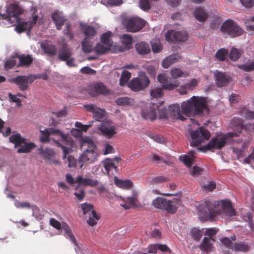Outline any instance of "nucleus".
Here are the masks:
<instances>
[{
	"label": "nucleus",
	"mask_w": 254,
	"mask_h": 254,
	"mask_svg": "<svg viewBox=\"0 0 254 254\" xmlns=\"http://www.w3.org/2000/svg\"><path fill=\"white\" fill-rule=\"evenodd\" d=\"M80 27L82 33L85 36L84 38L93 40L97 33L96 29L93 27L86 24H81Z\"/></svg>",
	"instance_id": "23"
},
{
	"label": "nucleus",
	"mask_w": 254,
	"mask_h": 254,
	"mask_svg": "<svg viewBox=\"0 0 254 254\" xmlns=\"http://www.w3.org/2000/svg\"><path fill=\"white\" fill-rule=\"evenodd\" d=\"M62 229L64 230L65 233V236L69 239V240L75 246H77V242L76 239L72 234V232L68 226V225L64 222H63V226Z\"/></svg>",
	"instance_id": "36"
},
{
	"label": "nucleus",
	"mask_w": 254,
	"mask_h": 254,
	"mask_svg": "<svg viewBox=\"0 0 254 254\" xmlns=\"http://www.w3.org/2000/svg\"><path fill=\"white\" fill-rule=\"evenodd\" d=\"M54 141L55 142L56 145L59 147H61L63 150L64 155L63 157V159L65 160L66 159V155L69 153V151L71 150L70 148H67L65 147L64 145L62 144L59 141H57L55 139H53Z\"/></svg>",
	"instance_id": "54"
},
{
	"label": "nucleus",
	"mask_w": 254,
	"mask_h": 254,
	"mask_svg": "<svg viewBox=\"0 0 254 254\" xmlns=\"http://www.w3.org/2000/svg\"><path fill=\"white\" fill-rule=\"evenodd\" d=\"M157 79L162 88L165 90H171L179 86V83L177 81L171 83L170 79L164 73L159 74L157 76Z\"/></svg>",
	"instance_id": "15"
},
{
	"label": "nucleus",
	"mask_w": 254,
	"mask_h": 254,
	"mask_svg": "<svg viewBox=\"0 0 254 254\" xmlns=\"http://www.w3.org/2000/svg\"><path fill=\"white\" fill-rule=\"evenodd\" d=\"M171 37H173L176 41L184 42L187 40L188 36L185 32L168 31L166 34V39L168 41H172Z\"/></svg>",
	"instance_id": "20"
},
{
	"label": "nucleus",
	"mask_w": 254,
	"mask_h": 254,
	"mask_svg": "<svg viewBox=\"0 0 254 254\" xmlns=\"http://www.w3.org/2000/svg\"><path fill=\"white\" fill-rule=\"evenodd\" d=\"M145 24V21L139 17H132L124 21V25L127 30L130 32L139 31L143 28Z\"/></svg>",
	"instance_id": "11"
},
{
	"label": "nucleus",
	"mask_w": 254,
	"mask_h": 254,
	"mask_svg": "<svg viewBox=\"0 0 254 254\" xmlns=\"http://www.w3.org/2000/svg\"><path fill=\"white\" fill-rule=\"evenodd\" d=\"M157 110H158V105L157 104H150L149 108L142 111L141 116L145 119L153 121L157 117Z\"/></svg>",
	"instance_id": "18"
},
{
	"label": "nucleus",
	"mask_w": 254,
	"mask_h": 254,
	"mask_svg": "<svg viewBox=\"0 0 254 254\" xmlns=\"http://www.w3.org/2000/svg\"><path fill=\"white\" fill-rule=\"evenodd\" d=\"M240 68L247 72L253 71L254 70V62L241 65L240 66Z\"/></svg>",
	"instance_id": "63"
},
{
	"label": "nucleus",
	"mask_w": 254,
	"mask_h": 254,
	"mask_svg": "<svg viewBox=\"0 0 254 254\" xmlns=\"http://www.w3.org/2000/svg\"><path fill=\"white\" fill-rule=\"evenodd\" d=\"M103 166L106 171L107 175L109 177L113 176L118 172V164L113 162V160L110 158H106L102 161Z\"/></svg>",
	"instance_id": "19"
},
{
	"label": "nucleus",
	"mask_w": 254,
	"mask_h": 254,
	"mask_svg": "<svg viewBox=\"0 0 254 254\" xmlns=\"http://www.w3.org/2000/svg\"><path fill=\"white\" fill-rule=\"evenodd\" d=\"M122 43L124 45L123 48L120 49V51L124 52L129 50L132 47V38L131 36L124 34L121 37Z\"/></svg>",
	"instance_id": "29"
},
{
	"label": "nucleus",
	"mask_w": 254,
	"mask_h": 254,
	"mask_svg": "<svg viewBox=\"0 0 254 254\" xmlns=\"http://www.w3.org/2000/svg\"><path fill=\"white\" fill-rule=\"evenodd\" d=\"M9 141L10 142L14 144L15 148L18 146L20 147L17 150V152L19 153H28L35 147L33 143L26 142L25 139L21 137L19 133H16L11 135L9 137Z\"/></svg>",
	"instance_id": "5"
},
{
	"label": "nucleus",
	"mask_w": 254,
	"mask_h": 254,
	"mask_svg": "<svg viewBox=\"0 0 254 254\" xmlns=\"http://www.w3.org/2000/svg\"><path fill=\"white\" fill-rule=\"evenodd\" d=\"M72 54L71 49L64 43L59 50L58 58L61 61H65L71 57Z\"/></svg>",
	"instance_id": "21"
},
{
	"label": "nucleus",
	"mask_w": 254,
	"mask_h": 254,
	"mask_svg": "<svg viewBox=\"0 0 254 254\" xmlns=\"http://www.w3.org/2000/svg\"><path fill=\"white\" fill-rule=\"evenodd\" d=\"M36 77L32 75H18L11 79V81L17 85L19 90L22 91L26 90L28 88V84L32 83Z\"/></svg>",
	"instance_id": "13"
},
{
	"label": "nucleus",
	"mask_w": 254,
	"mask_h": 254,
	"mask_svg": "<svg viewBox=\"0 0 254 254\" xmlns=\"http://www.w3.org/2000/svg\"><path fill=\"white\" fill-rule=\"evenodd\" d=\"M157 113L160 119H167L168 118L169 111L164 107H158Z\"/></svg>",
	"instance_id": "53"
},
{
	"label": "nucleus",
	"mask_w": 254,
	"mask_h": 254,
	"mask_svg": "<svg viewBox=\"0 0 254 254\" xmlns=\"http://www.w3.org/2000/svg\"><path fill=\"white\" fill-rule=\"evenodd\" d=\"M111 50V47L102 43H98L95 47V52L99 54H104Z\"/></svg>",
	"instance_id": "46"
},
{
	"label": "nucleus",
	"mask_w": 254,
	"mask_h": 254,
	"mask_svg": "<svg viewBox=\"0 0 254 254\" xmlns=\"http://www.w3.org/2000/svg\"><path fill=\"white\" fill-rule=\"evenodd\" d=\"M221 31L232 38L239 36L243 33V29L235 22L230 19L226 20L222 24Z\"/></svg>",
	"instance_id": "7"
},
{
	"label": "nucleus",
	"mask_w": 254,
	"mask_h": 254,
	"mask_svg": "<svg viewBox=\"0 0 254 254\" xmlns=\"http://www.w3.org/2000/svg\"><path fill=\"white\" fill-rule=\"evenodd\" d=\"M168 111L170 115L175 118L177 117H180V107L178 104L170 105L168 108Z\"/></svg>",
	"instance_id": "40"
},
{
	"label": "nucleus",
	"mask_w": 254,
	"mask_h": 254,
	"mask_svg": "<svg viewBox=\"0 0 254 254\" xmlns=\"http://www.w3.org/2000/svg\"><path fill=\"white\" fill-rule=\"evenodd\" d=\"M74 195L78 201H81L83 200L85 195L84 189L78 185L75 189Z\"/></svg>",
	"instance_id": "45"
},
{
	"label": "nucleus",
	"mask_w": 254,
	"mask_h": 254,
	"mask_svg": "<svg viewBox=\"0 0 254 254\" xmlns=\"http://www.w3.org/2000/svg\"><path fill=\"white\" fill-rule=\"evenodd\" d=\"M71 26L69 23L65 24V28L64 30V34L69 37L70 40H72L74 38V35L71 30Z\"/></svg>",
	"instance_id": "59"
},
{
	"label": "nucleus",
	"mask_w": 254,
	"mask_h": 254,
	"mask_svg": "<svg viewBox=\"0 0 254 254\" xmlns=\"http://www.w3.org/2000/svg\"><path fill=\"white\" fill-rule=\"evenodd\" d=\"M75 182L79 185L95 187L98 184V181L96 180H92L88 178H83L81 176H78L76 178Z\"/></svg>",
	"instance_id": "30"
},
{
	"label": "nucleus",
	"mask_w": 254,
	"mask_h": 254,
	"mask_svg": "<svg viewBox=\"0 0 254 254\" xmlns=\"http://www.w3.org/2000/svg\"><path fill=\"white\" fill-rule=\"evenodd\" d=\"M179 159L180 161L183 162L184 164L189 167L191 166L193 161L192 156L190 157L187 155H181L179 157Z\"/></svg>",
	"instance_id": "51"
},
{
	"label": "nucleus",
	"mask_w": 254,
	"mask_h": 254,
	"mask_svg": "<svg viewBox=\"0 0 254 254\" xmlns=\"http://www.w3.org/2000/svg\"><path fill=\"white\" fill-rule=\"evenodd\" d=\"M222 21V18L219 14H214L212 16V22L210 23V27L212 29H216L219 27V24Z\"/></svg>",
	"instance_id": "47"
},
{
	"label": "nucleus",
	"mask_w": 254,
	"mask_h": 254,
	"mask_svg": "<svg viewBox=\"0 0 254 254\" xmlns=\"http://www.w3.org/2000/svg\"><path fill=\"white\" fill-rule=\"evenodd\" d=\"M228 53L227 50L222 48L217 51L215 57L218 60L224 61Z\"/></svg>",
	"instance_id": "52"
},
{
	"label": "nucleus",
	"mask_w": 254,
	"mask_h": 254,
	"mask_svg": "<svg viewBox=\"0 0 254 254\" xmlns=\"http://www.w3.org/2000/svg\"><path fill=\"white\" fill-rule=\"evenodd\" d=\"M217 86L222 87L227 86L231 80V76L228 74L216 71L214 73Z\"/></svg>",
	"instance_id": "17"
},
{
	"label": "nucleus",
	"mask_w": 254,
	"mask_h": 254,
	"mask_svg": "<svg viewBox=\"0 0 254 254\" xmlns=\"http://www.w3.org/2000/svg\"><path fill=\"white\" fill-rule=\"evenodd\" d=\"M82 146H87V148L80 155L79 161L82 163L88 162L93 163L95 162L99 156L96 151L97 147L93 141L88 138L82 139Z\"/></svg>",
	"instance_id": "3"
},
{
	"label": "nucleus",
	"mask_w": 254,
	"mask_h": 254,
	"mask_svg": "<svg viewBox=\"0 0 254 254\" xmlns=\"http://www.w3.org/2000/svg\"><path fill=\"white\" fill-rule=\"evenodd\" d=\"M195 18L200 22H204L208 17L206 10L202 7H197L195 8L194 13Z\"/></svg>",
	"instance_id": "28"
},
{
	"label": "nucleus",
	"mask_w": 254,
	"mask_h": 254,
	"mask_svg": "<svg viewBox=\"0 0 254 254\" xmlns=\"http://www.w3.org/2000/svg\"><path fill=\"white\" fill-rule=\"evenodd\" d=\"M200 211L204 213V219L212 221L215 220L217 216L220 214V211L216 208L213 209V205L209 201H206L200 205Z\"/></svg>",
	"instance_id": "10"
},
{
	"label": "nucleus",
	"mask_w": 254,
	"mask_h": 254,
	"mask_svg": "<svg viewBox=\"0 0 254 254\" xmlns=\"http://www.w3.org/2000/svg\"><path fill=\"white\" fill-rule=\"evenodd\" d=\"M112 36V33L110 31L103 33L101 37V42L111 48L113 43L111 38Z\"/></svg>",
	"instance_id": "39"
},
{
	"label": "nucleus",
	"mask_w": 254,
	"mask_h": 254,
	"mask_svg": "<svg viewBox=\"0 0 254 254\" xmlns=\"http://www.w3.org/2000/svg\"><path fill=\"white\" fill-rule=\"evenodd\" d=\"M181 59V56L178 54H173L166 57L162 62L164 68H167L172 64L177 62Z\"/></svg>",
	"instance_id": "31"
},
{
	"label": "nucleus",
	"mask_w": 254,
	"mask_h": 254,
	"mask_svg": "<svg viewBox=\"0 0 254 254\" xmlns=\"http://www.w3.org/2000/svg\"><path fill=\"white\" fill-rule=\"evenodd\" d=\"M135 48L138 54L144 56L150 52L149 45L145 42H140L135 45Z\"/></svg>",
	"instance_id": "27"
},
{
	"label": "nucleus",
	"mask_w": 254,
	"mask_h": 254,
	"mask_svg": "<svg viewBox=\"0 0 254 254\" xmlns=\"http://www.w3.org/2000/svg\"><path fill=\"white\" fill-rule=\"evenodd\" d=\"M80 206L83 211V213L85 215H89L92 213V211L95 210L94 209V206L89 203L85 202L82 203L80 204Z\"/></svg>",
	"instance_id": "49"
},
{
	"label": "nucleus",
	"mask_w": 254,
	"mask_h": 254,
	"mask_svg": "<svg viewBox=\"0 0 254 254\" xmlns=\"http://www.w3.org/2000/svg\"><path fill=\"white\" fill-rule=\"evenodd\" d=\"M181 111L188 117L201 116L208 114L209 109L205 97L193 96L190 100L182 103Z\"/></svg>",
	"instance_id": "2"
},
{
	"label": "nucleus",
	"mask_w": 254,
	"mask_h": 254,
	"mask_svg": "<svg viewBox=\"0 0 254 254\" xmlns=\"http://www.w3.org/2000/svg\"><path fill=\"white\" fill-rule=\"evenodd\" d=\"M71 26L69 23L65 24V28L64 30V34L69 37L70 40H72L74 38V35L71 30Z\"/></svg>",
	"instance_id": "58"
},
{
	"label": "nucleus",
	"mask_w": 254,
	"mask_h": 254,
	"mask_svg": "<svg viewBox=\"0 0 254 254\" xmlns=\"http://www.w3.org/2000/svg\"><path fill=\"white\" fill-rule=\"evenodd\" d=\"M251 249V244L242 241H238L235 243L233 247V251L236 252L247 253Z\"/></svg>",
	"instance_id": "26"
},
{
	"label": "nucleus",
	"mask_w": 254,
	"mask_h": 254,
	"mask_svg": "<svg viewBox=\"0 0 254 254\" xmlns=\"http://www.w3.org/2000/svg\"><path fill=\"white\" fill-rule=\"evenodd\" d=\"M40 132L41 135L40 140L42 142H48L49 141L50 135H53L59 136L64 144L69 145L71 147H72L73 145L74 141L72 138L68 135L63 133L60 129L49 128L44 130H41Z\"/></svg>",
	"instance_id": "4"
},
{
	"label": "nucleus",
	"mask_w": 254,
	"mask_h": 254,
	"mask_svg": "<svg viewBox=\"0 0 254 254\" xmlns=\"http://www.w3.org/2000/svg\"><path fill=\"white\" fill-rule=\"evenodd\" d=\"M184 72L179 68H174L171 70V75L174 78H178L183 76Z\"/></svg>",
	"instance_id": "61"
},
{
	"label": "nucleus",
	"mask_w": 254,
	"mask_h": 254,
	"mask_svg": "<svg viewBox=\"0 0 254 254\" xmlns=\"http://www.w3.org/2000/svg\"><path fill=\"white\" fill-rule=\"evenodd\" d=\"M92 39L84 38L81 42L82 50L85 53H90L93 51Z\"/></svg>",
	"instance_id": "38"
},
{
	"label": "nucleus",
	"mask_w": 254,
	"mask_h": 254,
	"mask_svg": "<svg viewBox=\"0 0 254 254\" xmlns=\"http://www.w3.org/2000/svg\"><path fill=\"white\" fill-rule=\"evenodd\" d=\"M249 142L245 141L243 143L241 147H235L232 148L233 153L237 154L238 157H242L244 156L245 151L248 148L249 146Z\"/></svg>",
	"instance_id": "41"
},
{
	"label": "nucleus",
	"mask_w": 254,
	"mask_h": 254,
	"mask_svg": "<svg viewBox=\"0 0 254 254\" xmlns=\"http://www.w3.org/2000/svg\"><path fill=\"white\" fill-rule=\"evenodd\" d=\"M23 13V9L18 4L15 3L11 4L8 8L9 17H13L17 20H20L18 16Z\"/></svg>",
	"instance_id": "24"
},
{
	"label": "nucleus",
	"mask_w": 254,
	"mask_h": 254,
	"mask_svg": "<svg viewBox=\"0 0 254 254\" xmlns=\"http://www.w3.org/2000/svg\"><path fill=\"white\" fill-rule=\"evenodd\" d=\"M241 114L242 116L245 117L247 119H254V111L244 109L241 111Z\"/></svg>",
	"instance_id": "56"
},
{
	"label": "nucleus",
	"mask_w": 254,
	"mask_h": 254,
	"mask_svg": "<svg viewBox=\"0 0 254 254\" xmlns=\"http://www.w3.org/2000/svg\"><path fill=\"white\" fill-rule=\"evenodd\" d=\"M41 47L45 53L52 56L56 55V46L53 44L47 42H42L41 44Z\"/></svg>",
	"instance_id": "35"
},
{
	"label": "nucleus",
	"mask_w": 254,
	"mask_h": 254,
	"mask_svg": "<svg viewBox=\"0 0 254 254\" xmlns=\"http://www.w3.org/2000/svg\"><path fill=\"white\" fill-rule=\"evenodd\" d=\"M222 209L226 215L233 216L236 214L235 210L233 208L231 202L229 200H221Z\"/></svg>",
	"instance_id": "25"
},
{
	"label": "nucleus",
	"mask_w": 254,
	"mask_h": 254,
	"mask_svg": "<svg viewBox=\"0 0 254 254\" xmlns=\"http://www.w3.org/2000/svg\"><path fill=\"white\" fill-rule=\"evenodd\" d=\"M71 26L69 23L65 24V28L64 30V34L69 37L70 40H72L74 38V35L71 30Z\"/></svg>",
	"instance_id": "57"
},
{
	"label": "nucleus",
	"mask_w": 254,
	"mask_h": 254,
	"mask_svg": "<svg viewBox=\"0 0 254 254\" xmlns=\"http://www.w3.org/2000/svg\"><path fill=\"white\" fill-rule=\"evenodd\" d=\"M114 183L119 188L123 189H129L133 186V183L129 180H121L117 177H114Z\"/></svg>",
	"instance_id": "32"
},
{
	"label": "nucleus",
	"mask_w": 254,
	"mask_h": 254,
	"mask_svg": "<svg viewBox=\"0 0 254 254\" xmlns=\"http://www.w3.org/2000/svg\"><path fill=\"white\" fill-rule=\"evenodd\" d=\"M87 91L92 97H97L99 95L107 96L110 94V90L101 82L93 83L88 86Z\"/></svg>",
	"instance_id": "12"
},
{
	"label": "nucleus",
	"mask_w": 254,
	"mask_h": 254,
	"mask_svg": "<svg viewBox=\"0 0 254 254\" xmlns=\"http://www.w3.org/2000/svg\"><path fill=\"white\" fill-rule=\"evenodd\" d=\"M241 54V50L233 47L230 53L229 58L232 61H236L240 58Z\"/></svg>",
	"instance_id": "48"
},
{
	"label": "nucleus",
	"mask_w": 254,
	"mask_h": 254,
	"mask_svg": "<svg viewBox=\"0 0 254 254\" xmlns=\"http://www.w3.org/2000/svg\"><path fill=\"white\" fill-rule=\"evenodd\" d=\"M83 107L87 111L93 114V118L96 121H99L105 116V110L98 107L94 104H86L84 105Z\"/></svg>",
	"instance_id": "16"
},
{
	"label": "nucleus",
	"mask_w": 254,
	"mask_h": 254,
	"mask_svg": "<svg viewBox=\"0 0 254 254\" xmlns=\"http://www.w3.org/2000/svg\"><path fill=\"white\" fill-rule=\"evenodd\" d=\"M50 225L58 230H62L63 226V222L61 223L59 221L54 218H52L50 220Z\"/></svg>",
	"instance_id": "62"
},
{
	"label": "nucleus",
	"mask_w": 254,
	"mask_h": 254,
	"mask_svg": "<svg viewBox=\"0 0 254 254\" xmlns=\"http://www.w3.org/2000/svg\"><path fill=\"white\" fill-rule=\"evenodd\" d=\"M100 216L95 210L92 211V213L89 214V219L87 220V223L91 226H94L97 224V221L100 219Z\"/></svg>",
	"instance_id": "42"
},
{
	"label": "nucleus",
	"mask_w": 254,
	"mask_h": 254,
	"mask_svg": "<svg viewBox=\"0 0 254 254\" xmlns=\"http://www.w3.org/2000/svg\"><path fill=\"white\" fill-rule=\"evenodd\" d=\"M212 241L214 242L215 240L211 238L204 237L200 244V249L205 252L211 251L212 248Z\"/></svg>",
	"instance_id": "37"
},
{
	"label": "nucleus",
	"mask_w": 254,
	"mask_h": 254,
	"mask_svg": "<svg viewBox=\"0 0 254 254\" xmlns=\"http://www.w3.org/2000/svg\"><path fill=\"white\" fill-rule=\"evenodd\" d=\"M191 234L192 238L196 241H199L202 236L201 231L196 228H194L191 230Z\"/></svg>",
	"instance_id": "60"
},
{
	"label": "nucleus",
	"mask_w": 254,
	"mask_h": 254,
	"mask_svg": "<svg viewBox=\"0 0 254 254\" xmlns=\"http://www.w3.org/2000/svg\"><path fill=\"white\" fill-rule=\"evenodd\" d=\"M131 75V73L128 71L123 70L120 80V85L122 86H125L130 78Z\"/></svg>",
	"instance_id": "44"
},
{
	"label": "nucleus",
	"mask_w": 254,
	"mask_h": 254,
	"mask_svg": "<svg viewBox=\"0 0 254 254\" xmlns=\"http://www.w3.org/2000/svg\"><path fill=\"white\" fill-rule=\"evenodd\" d=\"M16 21L17 22V25L15 27V30L19 33L25 32L27 30L29 31L32 28V25L31 23L27 22H21L20 20H17Z\"/></svg>",
	"instance_id": "34"
},
{
	"label": "nucleus",
	"mask_w": 254,
	"mask_h": 254,
	"mask_svg": "<svg viewBox=\"0 0 254 254\" xmlns=\"http://www.w3.org/2000/svg\"><path fill=\"white\" fill-rule=\"evenodd\" d=\"M150 83L144 72H139L137 77L133 78L128 83V87L132 91L137 92L147 88Z\"/></svg>",
	"instance_id": "6"
},
{
	"label": "nucleus",
	"mask_w": 254,
	"mask_h": 254,
	"mask_svg": "<svg viewBox=\"0 0 254 254\" xmlns=\"http://www.w3.org/2000/svg\"><path fill=\"white\" fill-rule=\"evenodd\" d=\"M39 153L45 159H50L53 155V151L52 149L42 147L38 149Z\"/></svg>",
	"instance_id": "50"
},
{
	"label": "nucleus",
	"mask_w": 254,
	"mask_h": 254,
	"mask_svg": "<svg viewBox=\"0 0 254 254\" xmlns=\"http://www.w3.org/2000/svg\"><path fill=\"white\" fill-rule=\"evenodd\" d=\"M116 103L120 106L131 105L133 103V99L127 97H121L117 99Z\"/></svg>",
	"instance_id": "43"
},
{
	"label": "nucleus",
	"mask_w": 254,
	"mask_h": 254,
	"mask_svg": "<svg viewBox=\"0 0 254 254\" xmlns=\"http://www.w3.org/2000/svg\"><path fill=\"white\" fill-rule=\"evenodd\" d=\"M117 127L112 126L108 122L102 123L98 127V130L101 134L107 139L112 138L117 132Z\"/></svg>",
	"instance_id": "14"
},
{
	"label": "nucleus",
	"mask_w": 254,
	"mask_h": 254,
	"mask_svg": "<svg viewBox=\"0 0 254 254\" xmlns=\"http://www.w3.org/2000/svg\"><path fill=\"white\" fill-rule=\"evenodd\" d=\"M51 17L56 26L57 29L59 30H61L62 26L66 21L65 17L58 11L53 12L51 15Z\"/></svg>",
	"instance_id": "22"
},
{
	"label": "nucleus",
	"mask_w": 254,
	"mask_h": 254,
	"mask_svg": "<svg viewBox=\"0 0 254 254\" xmlns=\"http://www.w3.org/2000/svg\"><path fill=\"white\" fill-rule=\"evenodd\" d=\"M192 141L190 145L198 146L205 140H208L210 136L209 131L204 127H200L195 130H190L189 131Z\"/></svg>",
	"instance_id": "8"
},
{
	"label": "nucleus",
	"mask_w": 254,
	"mask_h": 254,
	"mask_svg": "<svg viewBox=\"0 0 254 254\" xmlns=\"http://www.w3.org/2000/svg\"><path fill=\"white\" fill-rule=\"evenodd\" d=\"M221 242L227 248L230 249L233 251V247L234 244H233L232 241L230 238L225 237L221 239Z\"/></svg>",
	"instance_id": "64"
},
{
	"label": "nucleus",
	"mask_w": 254,
	"mask_h": 254,
	"mask_svg": "<svg viewBox=\"0 0 254 254\" xmlns=\"http://www.w3.org/2000/svg\"><path fill=\"white\" fill-rule=\"evenodd\" d=\"M152 205L157 209L166 211L169 213H175L178 207L173 203V201L163 197L158 196L153 199Z\"/></svg>",
	"instance_id": "9"
},
{
	"label": "nucleus",
	"mask_w": 254,
	"mask_h": 254,
	"mask_svg": "<svg viewBox=\"0 0 254 254\" xmlns=\"http://www.w3.org/2000/svg\"><path fill=\"white\" fill-rule=\"evenodd\" d=\"M150 93L152 97L156 99L161 97L163 94L162 89L158 87L152 89Z\"/></svg>",
	"instance_id": "55"
},
{
	"label": "nucleus",
	"mask_w": 254,
	"mask_h": 254,
	"mask_svg": "<svg viewBox=\"0 0 254 254\" xmlns=\"http://www.w3.org/2000/svg\"><path fill=\"white\" fill-rule=\"evenodd\" d=\"M17 57L19 60L17 66H28L32 64L33 61L29 55H20L17 56Z\"/></svg>",
	"instance_id": "33"
},
{
	"label": "nucleus",
	"mask_w": 254,
	"mask_h": 254,
	"mask_svg": "<svg viewBox=\"0 0 254 254\" xmlns=\"http://www.w3.org/2000/svg\"><path fill=\"white\" fill-rule=\"evenodd\" d=\"M231 128L233 131L212 137L209 142L201 149L204 148L212 151L215 149H221L229 142L230 139L237 137L241 133L244 128L242 120L240 118H234L231 122Z\"/></svg>",
	"instance_id": "1"
}]
</instances>
